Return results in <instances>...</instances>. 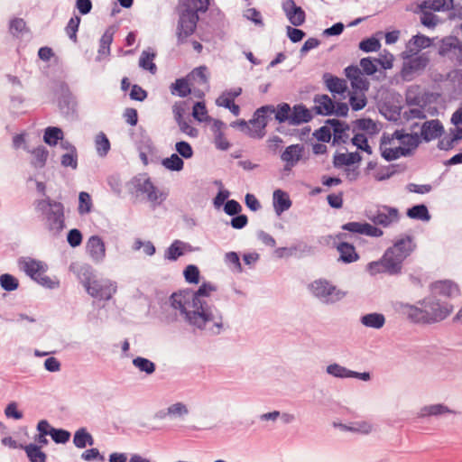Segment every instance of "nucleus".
Segmentation results:
<instances>
[{"mask_svg": "<svg viewBox=\"0 0 462 462\" xmlns=\"http://www.w3.org/2000/svg\"><path fill=\"white\" fill-rule=\"evenodd\" d=\"M79 23H80V17L74 16V17L70 18V20L69 21V23L66 26V29H65L66 32H67L68 36L73 42L77 41V32L79 30Z\"/></svg>", "mask_w": 462, "mask_h": 462, "instance_id": "603ef678", "label": "nucleus"}, {"mask_svg": "<svg viewBox=\"0 0 462 462\" xmlns=\"http://www.w3.org/2000/svg\"><path fill=\"white\" fill-rule=\"evenodd\" d=\"M137 189L138 190L146 193L149 200L155 201L158 199V194L156 188L151 181L149 178H145L141 181V180H138Z\"/></svg>", "mask_w": 462, "mask_h": 462, "instance_id": "cd10ccee", "label": "nucleus"}, {"mask_svg": "<svg viewBox=\"0 0 462 462\" xmlns=\"http://www.w3.org/2000/svg\"><path fill=\"white\" fill-rule=\"evenodd\" d=\"M162 164L169 170L180 171L183 169L184 162L181 158L174 153L171 154V157L164 159Z\"/></svg>", "mask_w": 462, "mask_h": 462, "instance_id": "de8ad7c7", "label": "nucleus"}, {"mask_svg": "<svg viewBox=\"0 0 462 462\" xmlns=\"http://www.w3.org/2000/svg\"><path fill=\"white\" fill-rule=\"evenodd\" d=\"M68 243L72 246L76 247L82 242V235L78 229H71L68 234Z\"/></svg>", "mask_w": 462, "mask_h": 462, "instance_id": "774afa93", "label": "nucleus"}, {"mask_svg": "<svg viewBox=\"0 0 462 462\" xmlns=\"http://www.w3.org/2000/svg\"><path fill=\"white\" fill-rule=\"evenodd\" d=\"M92 208V200L90 195L87 192H80L79 196V214H88Z\"/></svg>", "mask_w": 462, "mask_h": 462, "instance_id": "c03bdc74", "label": "nucleus"}, {"mask_svg": "<svg viewBox=\"0 0 462 462\" xmlns=\"http://www.w3.org/2000/svg\"><path fill=\"white\" fill-rule=\"evenodd\" d=\"M402 146L405 149V155H407L412 149H415L419 143V138L417 135L404 134L402 131H398Z\"/></svg>", "mask_w": 462, "mask_h": 462, "instance_id": "f704fd0d", "label": "nucleus"}, {"mask_svg": "<svg viewBox=\"0 0 462 462\" xmlns=\"http://www.w3.org/2000/svg\"><path fill=\"white\" fill-rule=\"evenodd\" d=\"M189 80L192 81L199 85L206 86L208 85V75H207V68L205 66H201L194 69L191 73L188 76Z\"/></svg>", "mask_w": 462, "mask_h": 462, "instance_id": "58836bf2", "label": "nucleus"}, {"mask_svg": "<svg viewBox=\"0 0 462 462\" xmlns=\"http://www.w3.org/2000/svg\"><path fill=\"white\" fill-rule=\"evenodd\" d=\"M405 149L402 146L398 130L393 134H383L381 138L380 151L381 155L386 161H393L402 156H405Z\"/></svg>", "mask_w": 462, "mask_h": 462, "instance_id": "0eeeda50", "label": "nucleus"}, {"mask_svg": "<svg viewBox=\"0 0 462 462\" xmlns=\"http://www.w3.org/2000/svg\"><path fill=\"white\" fill-rule=\"evenodd\" d=\"M213 291L215 288L212 285L204 283L197 291L187 290L174 292L171 296V305L180 311L189 325L217 334L223 327V318L217 309L208 306L200 299Z\"/></svg>", "mask_w": 462, "mask_h": 462, "instance_id": "f257e3e1", "label": "nucleus"}, {"mask_svg": "<svg viewBox=\"0 0 462 462\" xmlns=\"http://www.w3.org/2000/svg\"><path fill=\"white\" fill-rule=\"evenodd\" d=\"M314 104V109L319 115L329 116L334 113L335 102L328 95L316 96Z\"/></svg>", "mask_w": 462, "mask_h": 462, "instance_id": "a211bd4d", "label": "nucleus"}, {"mask_svg": "<svg viewBox=\"0 0 462 462\" xmlns=\"http://www.w3.org/2000/svg\"><path fill=\"white\" fill-rule=\"evenodd\" d=\"M189 79H179L175 81L174 84H172V93H177L180 97H186L188 96L191 90L189 84Z\"/></svg>", "mask_w": 462, "mask_h": 462, "instance_id": "37998d69", "label": "nucleus"}, {"mask_svg": "<svg viewBox=\"0 0 462 462\" xmlns=\"http://www.w3.org/2000/svg\"><path fill=\"white\" fill-rule=\"evenodd\" d=\"M134 365L142 372H145L148 374H152L155 371V365L153 362L147 358L138 356L133 360Z\"/></svg>", "mask_w": 462, "mask_h": 462, "instance_id": "79ce46f5", "label": "nucleus"}, {"mask_svg": "<svg viewBox=\"0 0 462 462\" xmlns=\"http://www.w3.org/2000/svg\"><path fill=\"white\" fill-rule=\"evenodd\" d=\"M291 206V202L287 193L281 189H277L273 192V207L276 213L281 214L289 209Z\"/></svg>", "mask_w": 462, "mask_h": 462, "instance_id": "393cba45", "label": "nucleus"}, {"mask_svg": "<svg viewBox=\"0 0 462 462\" xmlns=\"http://www.w3.org/2000/svg\"><path fill=\"white\" fill-rule=\"evenodd\" d=\"M189 410L182 402H176L167 409V414L172 417H181L188 414Z\"/></svg>", "mask_w": 462, "mask_h": 462, "instance_id": "4d7b16f0", "label": "nucleus"}, {"mask_svg": "<svg viewBox=\"0 0 462 462\" xmlns=\"http://www.w3.org/2000/svg\"><path fill=\"white\" fill-rule=\"evenodd\" d=\"M35 211L45 215L46 225L51 231L59 232L64 227V213L61 203L46 199H38L34 202Z\"/></svg>", "mask_w": 462, "mask_h": 462, "instance_id": "20e7f679", "label": "nucleus"}, {"mask_svg": "<svg viewBox=\"0 0 462 462\" xmlns=\"http://www.w3.org/2000/svg\"><path fill=\"white\" fill-rule=\"evenodd\" d=\"M304 146L302 144H291L286 147L281 155L282 162L286 163V169L295 166L302 158Z\"/></svg>", "mask_w": 462, "mask_h": 462, "instance_id": "2eb2a0df", "label": "nucleus"}, {"mask_svg": "<svg viewBox=\"0 0 462 462\" xmlns=\"http://www.w3.org/2000/svg\"><path fill=\"white\" fill-rule=\"evenodd\" d=\"M368 218L374 224L388 227L399 220V212L394 208L383 206L376 212L368 216Z\"/></svg>", "mask_w": 462, "mask_h": 462, "instance_id": "9b49d317", "label": "nucleus"}, {"mask_svg": "<svg viewBox=\"0 0 462 462\" xmlns=\"http://www.w3.org/2000/svg\"><path fill=\"white\" fill-rule=\"evenodd\" d=\"M461 139L462 127H459V125H457L454 129L450 130V134L448 135L444 136L439 142V147L443 150H448L454 146L455 143H457Z\"/></svg>", "mask_w": 462, "mask_h": 462, "instance_id": "a878e982", "label": "nucleus"}, {"mask_svg": "<svg viewBox=\"0 0 462 462\" xmlns=\"http://www.w3.org/2000/svg\"><path fill=\"white\" fill-rule=\"evenodd\" d=\"M453 311V306L435 299H426L421 308L414 305L403 307V312L414 323L432 324L444 320Z\"/></svg>", "mask_w": 462, "mask_h": 462, "instance_id": "7ed1b4c3", "label": "nucleus"}, {"mask_svg": "<svg viewBox=\"0 0 462 462\" xmlns=\"http://www.w3.org/2000/svg\"><path fill=\"white\" fill-rule=\"evenodd\" d=\"M193 117L199 122H207L209 120V116L208 115V110L206 106L202 102H197L192 110Z\"/></svg>", "mask_w": 462, "mask_h": 462, "instance_id": "8fccbe9b", "label": "nucleus"}, {"mask_svg": "<svg viewBox=\"0 0 462 462\" xmlns=\"http://www.w3.org/2000/svg\"><path fill=\"white\" fill-rule=\"evenodd\" d=\"M291 113L290 106L286 103H282L278 106L273 114H275V119L278 122L283 123L287 120L290 122Z\"/></svg>", "mask_w": 462, "mask_h": 462, "instance_id": "3c124183", "label": "nucleus"}, {"mask_svg": "<svg viewBox=\"0 0 462 462\" xmlns=\"http://www.w3.org/2000/svg\"><path fill=\"white\" fill-rule=\"evenodd\" d=\"M407 216L413 219L429 220L430 216L425 205H416L409 208Z\"/></svg>", "mask_w": 462, "mask_h": 462, "instance_id": "ea45409f", "label": "nucleus"}, {"mask_svg": "<svg viewBox=\"0 0 462 462\" xmlns=\"http://www.w3.org/2000/svg\"><path fill=\"white\" fill-rule=\"evenodd\" d=\"M184 276L188 282L198 283L199 281V271L195 265H188L184 271Z\"/></svg>", "mask_w": 462, "mask_h": 462, "instance_id": "e2e57ef3", "label": "nucleus"}, {"mask_svg": "<svg viewBox=\"0 0 462 462\" xmlns=\"http://www.w3.org/2000/svg\"><path fill=\"white\" fill-rule=\"evenodd\" d=\"M273 106H263L258 108L247 126V134L252 138H263L269 117L274 113Z\"/></svg>", "mask_w": 462, "mask_h": 462, "instance_id": "423d86ee", "label": "nucleus"}, {"mask_svg": "<svg viewBox=\"0 0 462 462\" xmlns=\"http://www.w3.org/2000/svg\"><path fill=\"white\" fill-rule=\"evenodd\" d=\"M360 156L358 153H340L335 156L334 158V165L336 167H341L344 165H351L356 162L360 161Z\"/></svg>", "mask_w": 462, "mask_h": 462, "instance_id": "4c0bfd02", "label": "nucleus"}, {"mask_svg": "<svg viewBox=\"0 0 462 462\" xmlns=\"http://www.w3.org/2000/svg\"><path fill=\"white\" fill-rule=\"evenodd\" d=\"M0 283L4 290L11 291L18 287V281L13 275L5 273L0 277Z\"/></svg>", "mask_w": 462, "mask_h": 462, "instance_id": "864d4df0", "label": "nucleus"}, {"mask_svg": "<svg viewBox=\"0 0 462 462\" xmlns=\"http://www.w3.org/2000/svg\"><path fill=\"white\" fill-rule=\"evenodd\" d=\"M183 254V243L176 240L166 252V258L171 261L177 260L180 255Z\"/></svg>", "mask_w": 462, "mask_h": 462, "instance_id": "a18cd8bd", "label": "nucleus"}, {"mask_svg": "<svg viewBox=\"0 0 462 462\" xmlns=\"http://www.w3.org/2000/svg\"><path fill=\"white\" fill-rule=\"evenodd\" d=\"M32 154L33 156L32 164L34 167L42 168L45 165L48 158V151L43 146L33 149Z\"/></svg>", "mask_w": 462, "mask_h": 462, "instance_id": "a19ab883", "label": "nucleus"}, {"mask_svg": "<svg viewBox=\"0 0 462 462\" xmlns=\"http://www.w3.org/2000/svg\"><path fill=\"white\" fill-rule=\"evenodd\" d=\"M208 6L209 0H179L177 10L199 14V13H206Z\"/></svg>", "mask_w": 462, "mask_h": 462, "instance_id": "f3484780", "label": "nucleus"}, {"mask_svg": "<svg viewBox=\"0 0 462 462\" xmlns=\"http://www.w3.org/2000/svg\"><path fill=\"white\" fill-rule=\"evenodd\" d=\"M324 80L326 87L333 94L334 98H337V96L339 98H346V94L348 92V88L345 79L329 74H325Z\"/></svg>", "mask_w": 462, "mask_h": 462, "instance_id": "f8f14e48", "label": "nucleus"}, {"mask_svg": "<svg viewBox=\"0 0 462 462\" xmlns=\"http://www.w3.org/2000/svg\"><path fill=\"white\" fill-rule=\"evenodd\" d=\"M453 0H427L421 7L430 11H443L452 7Z\"/></svg>", "mask_w": 462, "mask_h": 462, "instance_id": "c756f323", "label": "nucleus"}, {"mask_svg": "<svg viewBox=\"0 0 462 462\" xmlns=\"http://www.w3.org/2000/svg\"><path fill=\"white\" fill-rule=\"evenodd\" d=\"M84 286L92 297L99 300H110L116 291V285L110 281H97L88 278Z\"/></svg>", "mask_w": 462, "mask_h": 462, "instance_id": "1a4fd4ad", "label": "nucleus"}, {"mask_svg": "<svg viewBox=\"0 0 462 462\" xmlns=\"http://www.w3.org/2000/svg\"><path fill=\"white\" fill-rule=\"evenodd\" d=\"M21 264L23 270L42 285L49 288L54 286L55 282L45 274L47 266L43 263L33 259H27L23 261Z\"/></svg>", "mask_w": 462, "mask_h": 462, "instance_id": "9d476101", "label": "nucleus"}, {"mask_svg": "<svg viewBox=\"0 0 462 462\" xmlns=\"http://www.w3.org/2000/svg\"><path fill=\"white\" fill-rule=\"evenodd\" d=\"M87 251L94 261H102L106 255V246L103 240L97 236H90L87 242Z\"/></svg>", "mask_w": 462, "mask_h": 462, "instance_id": "dca6fc26", "label": "nucleus"}, {"mask_svg": "<svg viewBox=\"0 0 462 462\" xmlns=\"http://www.w3.org/2000/svg\"><path fill=\"white\" fill-rule=\"evenodd\" d=\"M224 126V123L219 120H215L212 125V130L215 135V145L217 149L226 151L230 147L229 142L224 135L222 132V128Z\"/></svg>", "mask_w": 462, "mask_h": 462, "instance_id": "5701e85b", "label": "nucleus"}, {"mask_svg": "<svg viewBox=\"0 0 462 462\" xmlns=\"http://www.w3.org/2000/svg\"><path fill=\"white\" fill-rule=\"evenodd\" d=\"M177 13L179 14V21L176 34L178 43L182 44L186 42L189 36L194 33L199 17V14L183 12L182 10H177Z\"/></svg>", "mask_w": 462, "mask_h": 462, "instance_id": "6e6552de", "label": "nucleus"}, {"mask_svg": "<svg viewBox=\"0 0 462 462\" xmlns=\"http://www.w3.org/2000/svg\"><path fill=\"white\" fill-rule=\"evenodd\" d=\"M415 244L410 236L395 241L387 248L382 258L367 264L366 270L371 275L388 273L395 275L402 272V263L415 249Z\"/></svg>", "mask_w": 462, "mask_h": 462, "instance_id": "f03ea898", "label": "nucleus"}, {"mask_svg": "<svg viewBox=\"0 0 462 462\" xmlns=\"http://www.w3.org/2000/svg\"><path fill=\"white\" fill-rule=\"evenodd\" d=\"M452 411L443 404H432L423 407L420 410V415L425 416H438L445 413H451Z\"/></svg>", "mask_w": 462, "mask_h": 462, "instance_id": "72a5a7b5", "label": "nucleus"}, {"mask_svg": "<svg viewBox=\"0 0 462 462\" xmlns=\"http://www.w3.org/2000/svg\"><path fill=\"white\" fill-rule=\"evenodd\" d=\"M155 58L154 53H151L149 51H143L141 54L140 60H139V65L143 69L149 70L152 74H154L156 72V65L153 62V60Z\"/></svg>", "mask_w": 462, "mask_h": 462, "instance_id": "e433bc0d", "label": "nucleus"}, {"mask_svg": "<svg viewBox=\"0 0 462 462\" xmlns=\"http://www.w3.org/2000/svg\"><path fill=\"white\" fill-rule=\"evenodd\" d=\"M61 164L64 167L76 169L78 166V154L75 147H70L69 152L61 157Z\"/></svg>", "mask_w": 462, "mask_h": 462, "instance_id": "09e8293b", "label": "nucleus"}, {"mask_svg": "<svg viewBox=\"0 0 462 462\" xmlns=\"http://www.w3.org/2000/svg\"><path fill=\"white\" fill-rule=\"evenodd\" d=\"M458 51L462 52V43L457 38H446L443 39L439 49V53L441 56H448L451 52Z\"/></svg>", "mask_w": 462, "mask_h": 462, "instance_id": "b1692460", "label": "nucleus"}, {"mask_svg": "<svg viewBox=\"0 0 462 462\" xmlns=\"http://www.w3.org/2000/svg\"><path fill=\"white\" fill-rule=\"evenodd\" d=\"M361 321L365 327L381 328L385 323V319L383 314L370 313L363 316Z\"/></svg>", "mask_w": 462, "mask_h": 462, "instance_id": "bb28decb", "label": "nucleus"}, {"mask_svg": "<svg viewBox=\"0 0 462 462\" xmlns=\"http://www.w3.org/2000/svg\"><path fill=\"white\" fill-rule=\"evenodd\" d=\"M283 11L290 23L294 26H300L304 23L306 15L303 9L297 6L293 0H287L282 5Z\"/></svg>", "mask_w": 462, "mask_h": 462, "instance_id": "ddd939ff", "label": "nucleus"}, {"mask_svg": "<svg viewBox=\"0 0 462 462\" xmlns=\"http://www.w3.org/2000/svg\"><path fill=\"white\" fill-rule=\"evenodd\" d=\"M62 137L63 133L60 128L50 126L45 129L43 140L47 144L54 146Z\"/></svg>", "mask_w": 462, "mask_h": 462, "instance_id": "473e14b6", "label": "nucleus"}, {"mask_svg": "<svg viewBox=\"0 0 462 462\" xmlns=\"http://www.w3.org/2000/svg\"><path fill=\"white\" fill-rule=\"evenodd\" d=\"M352 143L358 149L366 152L368 154L372 153V150L370 145L368 144V141L366 136L364 134H356L352 138Z\"/></svg>", "mask_w": 462, "mask_h": 462, "instance_id": "5fc2aeb1", "label": "nucleus"}, {"mask_svg": "<svg viewBox=\"0 0 462 462\" xmlns=\"http://www.w3.org/2000/svg\"><path fill=\"white\" fill-rule=\"evenodd\" d=\"M26 30V23L22 18H14L9 24V31L13 35H18Z\"/></svg>", "mask_w": 462, "mask_h": 462, "instance_id": "052dcab7", "label": "nucleus"}, {"mask_svg": "<svg viewBox=\"0 0 462 462\" xmlns=\"http://www.w3.org/2000/svg\"><path fill=\"white\" fill-rule=\"evenodd\" d=\"M54 442L56 443H66L70 437V433L65 430H51L50 435Z\"/></svg>", "mask_w": 462, "mask_h": 462, "instance_id": "69168bd1", "label": "nucleus"}, {"mask_svg": "<svg viewBox=\"0 0 462 462\" xmlns=\"http://www.w3.org/2000/svg\"><path fill=\"white\" fill-rule=\"evenodd\" d=\"M176 151L184 158L189 159L193 155V150L187 142H178L175 145Z\"/></svg>", "mask_w": 462, "mask_h": 462, "instance_id": "338daca9", "label": "nucleus"}, {"mask_svg": "<svg viewBox=\"0 0 462 462\" xmlns=\"http://www.w3.org/2000/svg\"><path fill=\"white\" fill-rule=\"evenodd\" d=\"M420 22L424 26L433 28L437 25L439 19L430 10L423 9L420 15Z\"/></svg>", "mask_w": 462, "mask_h": 462, "instance_id": "6e6d98bb", "label": "nucleus"}, {"mask_svg": "<svg viewBox=\"0 0 462 462\" xmlns=\"http://www.w3.org/2000/svg\"><path fill=\"white\" fill-rule=\"evenodd\" d=\"M309 290L317 298L326 303H333L344 298L345 292L325 279L315 280L309 285Z\"/></svg>", "mask_w": 462, "mask_h": 462, "instance_id": "39448f33", "label": "nucleus"}, {"mask_svg": "<svg viewBox=\"0 0 462 462\" xmlns=\"http://www.w3.org/2000/svg\"><path fill=\"white\" fill-rule=\"evenodd\" d=\"M351 86L353 91L365 92L368 89L369 83L366 79L361 74L358 78H355L351 80Z\"/></svg>", "mask_w": 462, "mask_h": 462, "instance_id": "0e129e2a", "label": "nucleus"}, {"mask_svg": "<svg viewBox=\"0 0 462 462\" xmlns=\"http://www.w3.org/2000/svg\"><path fill=\"white\" fill-rule=\"evenodd\" d=\"M113 42V34L109 32H106L99 42L98 54L99 56H106L110 52V45Z\"/></svg>", "mask_w": 462, "mask_h": 462, "instance_id": "49530a36", "label": "nucleus"}, {"mask_svg": "<svg viewBox=\"0 0 462 462\" xmlns=\"http://www.w3.org/2000/svg\"><path fill=\"white\" fill-rule=\"evenodd\" d=\"M347 93L350 95L349 103L353 110L358 111L366 106L367 100L365 92L352 91Z\"/></svg>", "mask_w": 462, "mask_h": 462, "instance_id": "c9c22d12", "label": "nucleus"}, {"mask_svg": "<svg viewBox=\"0 0 462 462\" xmlns=\"http://www.w3.org/2000/svg\"><path fill=\"white\" fill-rule=\"evenodd\" d=\"M380 47L381 43L375 38H369L364 40L359 44V48L365 52L376 51L380 49Z\"/></svg>", "mask_w": 462, "mask_h": 462, "instance_id": "bf43d9fd", "label": "nucleus"}, {"mask_svg": "<svg viewBox=\"0 0 462 462\" xmlns=\"http://www.w3.org/2000/svg\"><path fill=\"white\" fill-rule=\"evenodd\" d=\"M430 62V58L426 53H422L414 58L410 59L402 69V75L404 78L409 77L410 75L422 71L428 66Z\"/></svg>", "mask_w": 462, "mask_h": 462, "instance_id": "4468645a", "label": "nucleus"}, {"mask_svg": "<svg viewBox=\"0 0 462 462\" xmlns=\"http://www.w3.org/2000/svg\"><path fill=\"white\" fill-rule=\"evenodd\" d=\"M443 126L439 120L425 122L421 126V136L426 141L434 140L441 135Z\"/></svg>", "mask_w": 462, "mask_h": 462, "instance_id": "6ab92c4d", "label": "nucleus"}, {"mask_svg": "<svg viewBox=\"0 0 462 462\" xmlns=\"http://www.w3.org/2000/svg\"><path fill=\"white\" fill-rule=\"evenodd\" d=\"M312 119L311 112L302 105L294 106L291 113L290 125H298Z\"/></svg>", "mask_w": 462, "mask_h": 462, "instance_id": "412c9836", "label": "nucleus"}, {"mask_svg": "<svg viewBox=\"0 0 462 462\" xmlns=\"http://www.w3.org/2000/svg\"><path fill=\"white\" fill-rule=\"evenodd\" d=\"M141 248L143 249V253L147 255H152L155 253V247L152 242H143L140 239H136L133 245V249L138 251Z\"/></svg>", "mask_w": 462, "mask_h": 462, "instance_id": "680f3d73", "label": "nucleus"}, {"mask_svg": "<svg viewBox=\"0 0 462 462\" xmlns=\"http://www.w3.org/2000/svg\"><path fill=\"white\" fill-rule=\"evenodd\" d=\"M337 249L340 254L339 260L346 263L356 262L359 258L355 246L349 243H339L337 246Z\"/></svg>", "mask_w": 462, "mask_h": 462, "instance_id": "4be33fe9", "label": "nucleus"}, {"mask_svg": "<svg viewBox=\"0 0 462 462\" xmlns=\"http://www.w3.org/2000/svg\"><path fill=\"white\" fill-rule=\"evenodd\" d=\"M327 372L337 377H350L352 376V371L346 369L345 367L334 364L327 367Z\"/></svg>", "mask_w": 462, "mask_h": 462, "instance_id": "13d9d810", "label": "nucleus"}, {"mask_svg": "<svg viewBox=\"0 0 462 462\" xmlns=\"http://www.w3.org/2000/svg\"><path fill=\"white\" fill-rule=\"evenodd\" d=\"M431 39L428 36L418 34L413 36L408 42L407 52L409 56L416 55L422 49L431 45Z\"/></svg>", "mask_w": 462, "mask_h": 462, "instance_id": "aec40b11", "label": "nucleus"}, {"mask_svg": "<svg viewBox=\"0 0 462 462\" xmlns=\"http://www.w3.org/2000/svg\"><path fill=\"white\" fill-rule=\"evenodd\" d=\"M95 146L97 152L101 157H105L110 151V142L103 132H100L96 135Z\"/></svg>", "mask_w": 462, "mask_h": 462, "instance_id": "c85d7f7f", "label": "nucleus"}, {"mask_svg": "<svg viewBox=\"0 0 462 462\" xmlns=\"http://www.w3.org/2000/svg\"><path fill=\"white\" fill-rule=\"evenodd\" d=\"M24 450L31 462H46V454L36 444L25 446Z\"/></svg>", "mask_w": 462, "mask_h": 462, "instance_id": "7c9ffc66", "label": "nucleus"}, {"mask_svg": "<svg viewBox=\"0 0 462 462\" xmlns=\"http://www.w3.org/2000/svg\"><path fill=\"white\" fill-rule=\"evenodd\" d=\"M73 443L77 448H83L88 444L93 445V438L85 429H79L74 435Z\"/></svg>", "mask_w": 462, "mask_h": 462, "instance_id": "2f4dec72", "label": "nucleus"}]
</instances>
